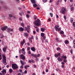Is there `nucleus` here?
Listing matches in <instances>:
<instances>
[{"label":"nucleus","instance_id":"f257e3e1","mask_svg":"<svg viewBox=\"0 0 75 75\" xmlns=\"http://www.w3.org/2000/svg\"><path fill=\"white\" fill-rule=\"evenodd\" d=\"M34 24L35 25L38 26V27L40 26L41 24H40V19H37V20L35 21L34 22Z\"/></svg>","mask_w":75,"mask_h":75},{"label":"nucleus","instance_id":"f03ea898","mask_svg":"<svg viewBox=\"0 0 75 75\" xmlns=\"http://www.w3.org/2000/svg\"><path fill=\"white\" fill-rule=\"evenodd\" d=\"M2 57H3V62L4 64L6 65H7V62L6 61V56H5V55L3 54L2 55Z\"/></svg>","mask_w":75,"mask_h":75},{"label":"nucleus","instance_id":"7ed1b4c3","mask_svg":"<svg viewBox=\"0 0 75 75\" xmlns=\"http://www.w3.org/2000/svg\"><path fill=\"white\" fill-rule=\"evenodd\" d=\"M59 27V25H55L54 27V29L57 31H60L61 30V28Z\"/></svg>","mask_w":75,"mask_h":75},{"label":"nucleus","instance_id":"20e7f679","mask_svg":"<svg viewBox=\"0 0 75 75\" xmlns=\"http://www.w3.org/2000/svg\"><path fill=\"white\" fill-rule=\"evenodd\" d=\"M12 67L13 69H15L18 68V66L16 64H12Z\"/></svg>","mask_w":75,"mask_h":75},{"label":"nucleus","instance_id":"39448f33","mask_svg":"<svg viewBox=\"0 0 75 75\" xmlns=\"http://www.w3.org/2000/svg\"><path fill=\"white\" fill-rule=\"evenodd\" d=\"M66 8L65 7H63L61 9V13L63 14H65V11H66Z\"/></svg>","mask_w":75,"mask_h":75},{"label":"nucleus","instance_id":"423d86ee","mask_svg":"<svg viewBox=\"0 0 75 75\" xmlns=\"http://www.w3.org/2000/svg\"><path fill=\"white\" fill-rule=\"evenodd\" d=\"M20 58L21 59H22L23 60L25 59V57L24 56L23 54H21L20 55Z\"/></svg>","mask_w":75,"mask_h":75},{"label":"nucleus","instance_id":"0eeeda50","mask_svg":"<svg viewBox=\"0 0 75 75\" xmlns=\"http://www.w3.org/2000/svg\"><path fill=\"white\" fill-rule=\"evenodd\" d=\"M7 28H8V26H5L4 27L1 28V29L2 31H5V30H6L7 28Z\"/></svg>","mask_w":75,"mask_h":75},{"label":"nucleus","instance_id":"6e6552de","mask_svg":"<svg viewBox=\"0 0 75 75\" xmlns=\"http://www.w3.org/2000/svg\"><path fill=\"white\" fill-rule=\"evenodd\" d=\"M7 30H7L6 31L8 33H10V31H13V29L12 28H7Z\"/></svg>","mask_w":75,"mask_h":75},{"label":"nucleus","instance_id":"1a4fd4ad","mask_svg":"<svg viewBox=\"0 0 75 75\" xmlns=\"http://www.w3.org/2000/svg\"><path fill=\"white\" fill-rule=\"evenodd\" d=\"M7 47L6 46L3 48L2 50L4 53H6V49H7Z\"/></svg>","mask_w":75,"mask_h":75},{"label":"nucleus","instance_id":"9d476101","mask_svg":"<svg viewBox=\"0 0 75 75\" xmlns=\"http://www.w3.org/2000/svg\"><path fill=\"white\" fill-rule=\"evenodd\" d=\"M60 55H61V53H58L57 54H54V57L57 58L58 57V56H60Z\"/></svg>","mask_w":75,"mask_h":75},{"label":"nucleus","instance_id":"9b49d317","mask_svg":"<svg viewBox=\"0 0 75 75\" xmlns=\"http://www.w3.org/2000/svg\"><path fill=\"white\" fill-rule=\"evenodd\" d=\"M24 12H23L22 11H20V12L19 13V14L21 16H22L23 15H24Z\"/></svg>","mask_w":75,"mask_h":75},{"label":"nucleus","instance_id":"f8f14e48","mask_svg":"<svg viewBox=\"0 0 75 75\" xmlns=\"http://www.w3.org/2000/svg\"><path fill=\"white\" fill-rule=\"evenodd\" d=\"M1 72H2L3 75H5V74H6V70L5 69H3Z\"/></svg>","mask_w":75,"mask_h":75},{"label":"nucleus","instance_id":"ddd939ff","mask_svg":"<svg viewBox=\"0 0 75 75\" xmlns=\"http://www.w3.org/2000/svg\"><path fill=\"white\" fill-rule=\"evenodd\" d=\"M31 49L32 51L34 52L36 51V49H35V47H31Z\"/></svg>","mask_w":75,"mask_h":75},{"label":"nucleus","instance_id":"4468645a","mask_svg":"<svg viewBox=\"0 0 75 75\" xmlns=\"http://www.w3.org/2000/svg\"><path fill=\"white\" fill-rule=\"evenodd\" d=\"M46 29L45 28H41V31H42V32H44L45 31Z\"/></svg>","mask_w":75,"mask_h":75},{"label":"nucleus","instance_id":"2eb2a0df","mask_svg":"<svg viewBox=\"0 0 75 75\" xmlns=\"http://www.w3.org/2000/svg\"><path fill=\"white\" fill-rule=\"evenodd\" d=\"M31 55L35 58L37 57V55H36L35 54H33L32 53L31 54Z\"/></svg>","mask_w":75,"mask_h":75},{"label":"nucleus","instance_id":"dca6fc26","mask_svg":"<svg viewBox=\"0 0 75 75\" xmlns=\"http://www.w3.org/2000/svg\"><path fill=\"white\" fill-rule=\"evenodd\" d=\"M30 1L32 4H34V3H35L36 2L35 0H30Z\"/></svg>","mask_w":75,"mask_h":75},{"label":"nucleus","instance_id":"f3484780","mask_svg":"<svg viewBox=\"0 0 75 75\" xmlns=\"http://www.w3.org/2000/svg\"><path fill=\"white\" fill-rule=\"evenodd\" d=\"M57 60H58V61L59 62V61H61L62 60V59L61 58V57H59L57 59Z\"/></svg>","mask_w":75,"mask_h":75},{"label":"nucleus","instance_id":"a211bd4d","mask_svg":"<svg viewBox=\"0 0 75 75\" xmlns=\"http://www.w3.org/2000/svg\"><path fill=\"white\" fill-rule=\"evenodd\" d=\"M25 42V40L24 39H23V42H22L21 43V44L22 45H24V43Z\"/></svg>","mask_w":75,"mask_h":75},{"label":"nucleus","instance_id":"6ab92c4d","mask_svg":"<svg viewBox=\"0 0 75 75\" xmlns=\"http://www.w3.org/2000/svg\"><path fill=\"white\" fill-rule=\"evenodd\" d=\"M24 36H25V37H28V34L27 33H24Z\"/></svg>","mask_w":75,"mask_h":75},{"label":"nucleus","instance_id":"aec40b11","mask_svg":"<svg viewBox=\"0 0 75 75\" xmlns=\"http://www.w3.org/2000/svg\"><path fill=\"white\" fill-rule=\"evenodd\" d=\"M62 58H63L64 59H66L67 58V56H64V55H63L61 57Z\"/></svg>","mask_w":75,"mask_h":75},{"label":"nucleus","instance_id":"412c9836","mask_svg":"<svg viewBox=\"0 0 75 75\" xmlns=\"http://www.w3.org/2000/svg\"><path fill=\"white\" fill-rule=\"evenodd\" d=\"M24 30V29L22 27H20L19 28V31H23Z\"/></svg>","mask_w":75,"mask_h":75},{"label":"nucleus","instance_id":"4be33fe9","mask_svg":"<svg viewBox=\"0 0 75 75\" xmlns=\"http://www.w3.org/2000/svg\"><path fill=\"white\" fill-rule=\"evenodd\" d=\"M20 62L22 65H24V62L23 61V60H20Z\"/></svg>","mask_w":75,"mask_h":75},{"label":"nucleus","instance_id":"5701e85b","mask_svg":"<svg viewBox=\"0 0 75 75\" xmlns=\"http://www.w3.org/2000/svg\"><path fill=\"white\" fill-rule=\"evenodd\" d=\"M25 30L26 31H27V33H30V32H29L28 31V30H29V29H28V28H27V27H25Z\"/></svg>","mask_w":75,"mask_h":75},{"label":"nucleus","instance_id":"b1692460","mask_svg":"<svg viewBox=\"0 0 75 75\" xmlns=\"http://www.w3.org/2000/svg\"><path fill=\"white\" fill-rule=\"evenodd\" d=\"M69 43L68 40H66L65 41V44H67Z\"/></svg>","mask_w":75,"mask_h":75},{"label":"nucleus","instance_id":"393cba45","mask_svg":"<svg viewBox=\"0 0 75 75\" xmlns=\"http://www.w3.org/2000/svg\"><path fill=\"white\" fill-rule=\"evenodd\" d=\"M44 35H45V34L44 33H41V36L42 37H43L44 36Z\"/></svg>","mask_w":75,"mask_h":75},{"label":"nucleus","instance_id":"a878e982","mask_svg":"<svg viewBox=\"0 0 75 75\" xmlns=\"http://www.w3.org/2000/svg\"><path fill=\"white\" fill-rule=\"evenodd\" d=\"M33 6L34 7H36L37 6V5L36 4H34L33 5Z\"/></svg>","mask_w":75,"mask_h":75},{"label":"nucleus","instance_id":"bb28decb","mask_svg":"<svg viewBox=\"0 0 75 75\" xmlns=\"http://www.w3.org/2000/svg\"><path fill=\"white\" fill-rule=\"evenodd\" d=\"M74 21V18H71L70 19V22L71 23H72Z\"/></svg>","mask_w":75,"mask_h":75},{"label":"nucleus","instance_id":"cd10ccee","mask_svg":"<svg viewBox=\"0 0 75 75\" xmlns=\"http://www.w3.org/2000/svg\"><path fill=\"white\" fill-rule=\"evenodd\" d=\"M61 0H59L58 1V2H56V4H57V5H58V4H59V1H61Z\"/></svg>","mask_w":75,"mask_h":75},{"label":"nucleus","instance_id":"c85d7f7f","mask_svg":"<svg viewBox=\"0 0 75 75\" xmlns=\"http://www.w3.org/2000/svg\"><path fill=\"white\" fill-rule=\"evenodd\" d=\"M12 71H13V70L11 69H9V72L10 73H12Z\"/></svg>","mask_w":75,"mask_h":75},{"label":"nucleus","instance_id":"c756f323","mask_svg":"<svg viewBox=\"0 0 75 75\" xmlns=\"http://www.w3.org/2000/svg\"><path fill=\"white\" fill-rule=\"evenodd\" d=\"M64 32L63 31H61L60 32V34H64Z\"/></svg>","mask_w":75,"mask_h":75},{"label":"nucleus","instance_id":"7c9ffc66","mask_svg":"<svg viewBox=\"0 0 75 75\" xmlns=\"http://www.w3.org/2000/svg\"><path fill=\"white\" fill-rule=\"evenodd\" d=\"M36 59H35V61H36V62H37L38 61V60H39V59L38 58H37V57L36 58Z\"/></svg>","mask_w":75,"mask_h":75},{"label":"nucleus","instance_id":"2f4dec72","mask_svg":"<svg viewBox=\"0 0 75 75\" xmlns=\"http://www.w3.org/2000/svg\"><path fill=\"white\" fill-rule=\"evenodd\" d=\"M63 61L64 63H66L67 62V60L66 59H63Z\"/></svg>","mask_w":75,"mask_h":75},{"label":"nucleus","instance_id":"473e14b6","mask_svg":"<svg viewBox=\"0 0 75 75\" xmlns=\"http://www.w3.org/2000/svg\"><path fill=\"white\" fill-rule=\"evenodd\" d=\"M22 52L24 55L25 54V51H22Z\"/></svg>","mask_w":75,"mask_h":75},{"label":"nucleus","instance_id":"72a5a7b5","mask_svg":"<svg viewBox=\"0 0 75 75\" xmlns=\"http://www.w3.org/2000/svg\"><path fill=\"white\" fill-rule=\"evenodd\" d=\"M9 17H13V15L11 14H9Z\"/></svg>","mask_w":75,"mask_h":75},{"label":"nucleus","instance_id":"f704fd0d","mask_svg":"<svg viewBox=\"0 0 75 75\" xmlns=\"http://www.w3.org/2000/svg\"><path fill=\"white\" fill-rule=\"evenodd\" d=\"M34 18L35 20H36V19H37V16L35 15L34 16Z\"/></svg>","mask_w":75,"mask_h":75},{"label":"nucleus","instance_id":"c9c22d12","mask_svg":"<svg viewBox=\"0 0 75 75\" xmlns=\"http://www.w3.org/2000/svg\"><path fill=\"white\" fill-rule=\"evenodd\" d=\"M26 17L27 18H30V16L28 14L26 15Z\"/></svg>","mask_w":75,"mask_h":75},{"label":"nucleus","instance_id":"e433bc0d","mask_svg":"<svg viewBox=\"0 0 75 75\" xmlns=\"http://www.w3.org/2000/svg\"><path fill=\"white\" fill-rule=\"evenodd\" d=\"M30 50V47H27V50H28V51H29Z\"/></svg>","mask_w":75,"mask_h":75},{"label":"nucleus","instance_id":"4c0bfd02","mask_svg":"<svg viewBox=\"0 0 75 75\" xmlns=\"http://www.w3.org/2000/svg\"><path fill=\"white\" fill-rule=\"evenodd\" d=\"M50 16L52 17H53V14L51 13H50Z\"/></svg>","mask_w":75,"mask_h":75},{"label":"nucleus","instance_id":"58836bf2","mask_svg":"<svg viewBox=\"0 0 75 75\" xmlns=\"http://www.w3.org/2000/svg\"><path fill=\"white\" fill-rule=\"evenodd\" d=\"M42 1L44 3H46L47 1V0H42Z\"/></svg>","mask_w":75,"mask_h":75},{"label":"nucleus","instance_id":"ea45409f","mask_svg":"<svg viewBox=\"0 0 75 75\" xmlns=\"http://www.w3.org/2000/svg\"><path fill=\"white\" fill-rule=\"evenodd\" d=\"M20 68H24V65H22L21 66V67H20Z\"/></svg>","mask_w":75,"mask_h":75},{"label":"nucleus","instance_id":"a19ab883","mask_svg":"<svg viewBox=\"0 0 75 75\" xmlns=\"http://www.w3.org/2000/svg\"><path fill=\"white\" fill-rule=\"evenodd\" d=\"M21 25L22 27H24V23H21Z\"/></svg>","mask_w":75,"mask_h":75},{"label":"nucleus","instance_id":"79ce46f5","mask_svg":"<svg viewBox=\"0 0 75 75\" xmlns=\"http://www.w3.org/2000/svg\"><path fill=\"white\" fill-rule=\"evenodd\" d=\"M73 25L74 26V27H75V22H74L73 23Z\"/></svg>","mask_w":75,"mask_h":75},{"label":"nucleus","instance_id":"37998d69","mask_svg":"<svg viewBox=\"0 0 75 75\" xmlns=\"http://www.w3.org/2000/svg\"><path fill=\"white\" fill-rule=\"evenodd\" d=\"M28 30H30V26H29V25H28Z\"/></svg>","mask_w":75,"mask_h":75},{"label":"nucleus","instance_id":"c03bdc74","mask_svg":"<svg viewBox=\"0 0 75 75\" xmlns=\"http://www.w3.org/2000/svg\"><path fill=\"white\" fill-rule=\"evenodd\" d=\"M29 41L30 42H32V40H31V38H30Z\"/></svg>","mask_w":75,"mask_h":75},{"label":"nucleus","instance_id":"a18cd8bd","mask_svg":"<svg viewBox=\"0 0 75 75\" xmlns=\"http://www.w3.org/2000/svg\"><path fill=\"white\" fill-rule=\"evenodd\" d=\"M56 41H57V42H59V40H58V38H57L56 39Z\"/></svg>","mask_w":75,"mask_h":75},{"label":"nucleus","instance_id":"49530a36","mask_svg":"<svg viewBox=\"0 0 75 75\" xmlns=\"http://www.w3.org/2000/svg\"><path fill=\"white\" fill-rule=\"evenodd\" d=\"M70 52L71 54H72V53H73V52L72 51V50H70Z\"/></svg>","mask_w":75,"mask_h":75},{"label":"nucleus","instance_id":"de8ad7c7","mask_svg":"<svg viewBox=\"0 0 75 75\" xmlns=\"http://www.w3.org/2000/svg\"><path fill=\"white\" fill-rule=\"evenodd\" d=\"M22 51H25V49L24 48H23L21 50Z\"/></svg>","mask_w":75,"mask_h":75},{"label":"nucleus","instance_id":"09e8293b","mask_svg":"<svg viewBox=\"0 0 75 75\" xmlns=\"http://www.w3.org/2000/svg\"><path fill=\"white\" fill-rule=\"evenodd\" d=\"M71 11H73V10H74V8H73V7H72L71 8Z\"/></svg>","mask_w":75,"mask_h":75},{"label":"nucleus","instance_id":"8fccbe9b","mask_svg":"<svg viewBox=\"0 0 75 75\" xmlns=\"http://www.w3.org/2000/svg\"><path fill=\"white\" fill-rule=\"evenodd\" d=\"M64 18L65 19V20H66L67 19V17L65 16H64Z\"/></svg>","mask_w":75,"mask_h":75},{"label":"nucleus","instance_id":"3c124183","mask_svg":"<svg viewBox=\"0 0 75 75\" xmlns=\"http://www.w3.org/2000/svg\"><path fill=\"white\" fill-rule=\"evenodd\" d=\"M24 73L25 74H27V71L25 70V71Z\"/></svg>","mask_w":75,"mask_h":75},{"label":"nucleus","instance_id":"603ef678","mask_svg":"<svg viewBox=\"0 0 75 75\" xmlns=\"http://www.w3.org/2000/svg\"><path fill=\"white\" fill-rule=\"evenodd\" d=\"M39 56H40V54H38L37 56V57H39Z\"/></svg>","mask_w":75,"mask_h":75},{"label":"nucleus","instance_id":"864d4df0","mask_svg":"<svg viewBox=\"0 0 75 75\" xmlns=\"http://www.w3.org/2000/svg\"><path fill=\"white\" fill-rule=\"evenodd\" d=\"M60 50V48H59V47H58L57 49V51H58V50Z\"/></svg>","mask_w":75,"mask_h":75},{"label":"nucleus","instance_id":"5fc2aeb1","mask_svg":"<svg viewBox=\"0 0 75 75\" xmlns=\"http://www.w3.org/2000/svg\"><path fill=\"white\" fill-rule=\"evenodd\" d=\"M62 67L63 68H64V65H62Z\"/></svg>","mask_w":75,"mask_h":75},{"label":"nucleus","instance_id":"6e6d98bb","mask_svg":"<svg viewBox=\"0 0 75 75\" xmlns=\"http://www.w3.org/2000/svg\"><path fill=\"white\" fill-rule=\"evenodd\" d=\"M19 71L20 72H23V70L20 69L19 70Z\"/></svg>","mask_w":75,"mask_h":75},{"label":"nucleus","instance_id":"4d7b16f0","mask_svg":"<svg viewBox=\"0 0 75 75\" xmlns=\"http://www.w3.org/2000/svg\"><path fill=\"white\" fill-rule=\"evenodd\" d=\"M36 31H37V32L38 33V32H39V30H38V29H36Z\"/></svg>","mask_w":75,"mask_h":75},{"label":"nucleus","instance_id":"13d9d810","mask_svg":"<svg viewBox=\"0 0 75 75\" xmlns=\"http://www.w3.org/2000/svg\"><path fill=\"white\" fill-rule=\"evenodd\" d=\"M31 62H33V63H34V60H31Z\"/></svg>","mask_w":75,"mask_h":75},{"label":"nucleus","instance_id":"bf43d9fd","mask_svg":"<svg viewBox=\"0 0 75 75\" xmlns=\"http://www.w3.org/2000/svg\"><path fill=\"white\" fill-rule=\"evenodd\" d=\"M62 64H63V65H64V64H65V63H64V62H62Z\"/></svg>","mask_w":75,"mask_h":75},{"label":"nucleus","instance_id":"052dcab7","mask_svg":"<svg viewBox=\"0 0 75 75\" xmlns=\"http://www.w3.org/2000/svg\"><path fill=\"white\" fill-rule=\"evenodd\" d=\"M43 39L44 40H45V36H43Z\"/></svg>","mask_w":75,"mask_h":75},{"label":"nucleus","instance_id":"680f3d73","mask_svg":"<svg viewBox=\"0 0 75 75\" xmlns=\"http://www.w3.org/2000/svg\"><path fill=\"white\" fill-rule=\"evenodd\" d=\"M73 42L74 44H75V40H74Z\"/></svg>","mask_w":75,"mask_h":75},{"label":"nucleus","instance_id":"e2e57ef3","mask_svg":"<svg viewBox=\"0 0 75 75\" xmlns=\"http://www.w3.org/2000/svg\"><path fill=\"white\" fill-rule=\"evenodd\" d=\"M48 20L49 21H51V18H49V19H48Z\"/></svg>","mask_w":75,"mask_h":75},{"label":"nucleus","instance_id":"0e129e2a","mask_svg":"<svg viewBox=\"0 0 75 75\" xmlns=\"http://www.w3.org/2000/svg\"><path fill=\"white\" fill-rule=\"evenodd\" d=\"M19 20H20V21H22V18H20L19 19Z\"/></svg>","mask_w":75,"mask_h":75},{"label":"nucleus","instance_id":"69168bd1","mask_svg":"<svg viewBox=\"0 0 75 75\" xmlns=\"http://www.w3.org/2000/svg\"><path fill=\"white\" fill-rule=\"evenodd\" d=\"M24 67L25 69H27V66H25Z\"/></svg>","mask_w":75,"mask_h":75},{"label":"nucleus","instance_id":"338daca9","mask_svg":"<svg viewBox=\"0 0 75 75\" xmlns=\"http://www.w3.org/2000/svg\"><path fill=\"white\" fill-rule=\"evenodd\" d=\"M46 72H48V69H47L46 70Z\"/></svg>","mask_w":75,"mask_h":75},{"label":"nucleus","instance_id":"774afa93","mask_svg":"<svg viewBox=\"0 0 75 75\" xmlns=\"http://www.w3.org/2000/svg\"><path fill=\"white\" fill-rule=\"evenodd\" d=\"M29 63H31V60H29Z\"/></svg>","mask_w":75,"mask_h":75}]
</instances>
